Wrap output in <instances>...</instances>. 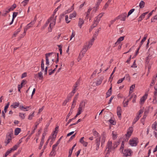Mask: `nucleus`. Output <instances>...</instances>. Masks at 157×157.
Masks as SVG:
<instances>
[{
	"label": "nucleus",
	"mask_w": 157,
	"mask_h": 157,
	"mask_svg": "<svg viewBox=\"0 0 157 157\" xmlns=\"http://www.w3.org/2000/svg\"><path fill=\"white\" fill-rule=\"evenodd\" d=\"M20 117L22 119H24L25 118V113H20L19 114Z\"/></svg>",
	"instance_id": "f704fd0d"
},
{
	"label": "nucleus",
	"mask_w": 157,
	"mask_h": 157,
	"mask_svg": "<svg viewBox=\"0 0 157 157\" xmlns=\"http://www.w3.org/2000/svg\"><path fill=\"white\" fill-rule=\"evenodd\" d=\"M18 147H19V146L17 145H15L10 150V151L12 152L13 151H15L17 149Z\"/></svg>",
	"instance_id": "473e14b6"
},
{
	"label": "nucleus",
	"mask_w": 157,
	"mask_h": 157,
	"mask_svg": "<svg viewBox=\"0 0 157 157\" xmlns=\"http://www.w3.org/2000/svg\"><path fill=\"white\" fill-rule=\"evenodd\" d=\"M90 48V45H86L83 47L82 51L81 52V54H82V56H83L84 54L86 52L87 50L89 48Z\"/></svg>",
	"instance_id": "6e6552de"
},
{
	"label": "nucleus",
	"mask_w": 157,
	"mask_h": 157,
	"mask_svg": "<svg viewBox=\"0 0 157 157\" xmlns=\"http://www.w3.org/2000/svg\"><path fill=\"white\" fill-rule=\"evenodd\" d=\"M21 27V26L20 28L17 29L16 32H15L13 34V37H15L18 33L20 31V28Z\"/></svg>",
	"instance_id": "c756f323"
},
{
	"label": "nucleus",
	"mask_w": 157,
	"mask_h": 157,
	"mask_svg": "<svg viewBox=\"0 0 157 157\" xmlns=\"http://www.w3.org/2000/svg\"><path fill=\"white\" fill-rule=\"evenodd\" d=\"M19 102H15L12 105H11V106L12 107L14 108H16L19 106Z\"/></svg>",
	"instance_id": "4be33fe9"
},
{
	"label": "nucleus",
	"mask_w": 157,
	"mask_h": 157,
	"mask_svg": "<svg viewBox=\"0 0 157 157\" xmlns=\"http://www.w3.org/2000/svg\"><path fill=\"white\" fill-rule=\"evenodd\" d=\"M148 13V12H146L141 14V16H140L139 18V20L138 21H141V20L144 17L145 15Z\"/></svg>",
	"instance_id": "4468645a"
},
{
	"label": "nucleus",
	"mask_w": 157,
	"mask_h": 157,
	"mask_svg": "<svg viewBox=\"0 0 157 157\" xmlns=\"http://www.w3.org/2000/svg\"><path fill=\"white\" fill-rule=\"evenodd\" d=\"M112 136H113V140H115V139H116L117 138V135L114 134L113 132H112Z\"/></svg>",
	"instance_id": "4d7b16f0"
},
{
	"label": "nucleus",
	"mask_w": 157,
	"mask_h": 157,
	"mask_svg": "<svg viewBox=\"0 0 157 157\" xmlns=\"http://www.w3.org/2000/svg\"><path fill=\"white\" fill-rule=\"evenodd\" d=\"M135 84H133L131 86H130V90H133L134 88H135Z\"/></svg>",
	"instance_id": "69168bd1"
},
{
	"label": "nucleus",
	"mask_w": 157,
	"mask_h": 157,
	"mask_svg": "<svg viewBox=\"0 0 157 157\" xmlns=\"http://www.w3.org/2000/svg\"><path fill=\"white\" fill-rule=\"evenodd\" d=\"M84 23V21L81 18H79V21L78 23V25L79 27L80 28H81L82 25Z\"/></svg>",
	"instance_id": "a211bd4d"
},
{
	"label": "nucleus",
	"mask_w": 157,
	"mask_h": 157,
	"mask_svg": "<svg viewBox=\"0 0 157 157\" xmlns=\"http://www.w3.org/2000/svg\"><path fill=\"white\" fill-rule=\"evenodd\" d=\"M17 7V5L16 4H14L13 6L11 7H10V8H11V9H12V10H11V11H13V10L15 8Z\"/></svg>",
	"instance_id": "13d9d810"
},
{
	"label": "nucleus",
	"mask_w": 157,
	"mask_h": 157,
	"mask_svg": "<svg viewBox=\"0 0 157 157\" xmlns=\"http://www.w3.org/2000/svg\"><path fill=\"white\" fill-rule=\"evenodd\" d=\"M46 58V64L47 66H49V61L48 58L46 56L45 57Z\"/></svg>",
	"instance_id": "6e6d98bb"
},
{
	"label": "nucleus",
	"mask_w": 157,
	"mask_h": 157,
	"mask_svg": "<svg viewBox=\"0 0 157 157\" xmlns=\"http://www.w3.org/2000/svg\"><path fill=\"white\" fill-rule=\"evenodd\" d=\"M102 0H98V1L96 5V6L94 7V8L95 9V12H96L97 10L98 9L99 6Z\"/></svg>",
	"instance_id": "f3484780"
},
{
	"label": "nucleus",
	"mask_w": 157,
	"mask_h": 157,
	"mask_svg": "<svg viewBox=\"0 0 157 157\" xmlns=\"http://www.w3.org/2000/svg\"><path fill=\"white\" fill-rule=\"evenodd\" d=\"M105 132H103V134H102V137L101 139V146H102L103 144H104L105 140Z\"/></svg>",
	"instance_id": "2eb2a0df"
},
{
	"label": "nucleus",
	"mask_w": 157,
	"mask_h": 157,
	"mask_svg": "<svg viewBox=\"0 0 157 157\" xmlns=\"http://www.w3.org/2000/svg\"><path fill=\"white\" fill-rule=\"evenodd\" d=\"M101 140V136L97 138L95 140V143L96 145H100Z\"/></svg>",
	"instance_id": "393cba45"
},
{
	"label": "nucleus",
	"mask_w": 157,
	"mask_h": 157,
	"mask_svg": "<svg viewBox=\"0 0 157 157\" xmlns=\"http://www.w3.org/2000/svg\"><path fill=\"white\" fill-rule=\"evenodd\" d=\"M19 13L20 14L19 16L21 17H23L24 16V13L22 11V10L21 9H19Z\"/></svg>",
	"instance_id": "2f4dec72"
},
{
	"label": "nucleus",
	"mask_w": 157,
	"mask_h": 157,
	"mask_svg": "<svg viewBox=\"0 0 157 157\" xmlns=\"http://www.w3.org/2000/svg\"><path fill=\"white\" fill-rule=\"evenodd\" d=\"M155 20H157V15L154 16V17L151 19V22H154L155 21Z\"/></svg>",
	"instance_id": "864d4df0"
},
{
	"label": "nucleus",
	"mask_w": 157,
	"mask_h": 157,
	"mask_svg": "<svg viewBox=\"0 0 157 157\" xmlns=\"http://www.w3.org/2000/svg\"><path fill=\"white\" fill-rule=\"evenodd\" d=\"M124 36H121L117 40V42H121V41L123 40L124 39Z\"/></svg>",
	"instance_id": "de8ad7c7"
},
{
	"label": "nucleus",
	"mask_w": 157,
	"mask_h": 157,
	"mask_svg": "<svg viewBox=\"0 0 157 157\" xmlns=\"http://www.w3.org/2000/svg\"><path fill=\"white\" fill-rule=\"evenodd\" d=\"M27 73L26 72H24L23 73L21 76V78H22L24 77H26L27 76Z\"/></svg>",
	"instance_id": "680f3d73"
},
{
	"label": "nucleus",
	"mask_w": 157,
	"mask_h": 157,
	"mask_svg": "<svg viewBox=\"0 0 157 157\" xmlns=\"http://www.w3.org/2000/svg\"><path fill=\"white\" fill-rule=\"evenodd\" d=\"M148 94H146L143 97H142L140 99V101L142 103H143L146 99H147Z\"/></svg>",
	"instance_id": "9b49d317"
},
{
	"label": "nucleus",
	"mask_w": 157,
	"mask_h": 157,
	"mask_svg": "<svg viewBox=\"0 0 157 157\" xmlns=\"http://www.w3.org/2000/svg\"><path fill=\"white\" fill-rule=\"evenodd\" d=\"M28 2L26 0L23 1L21 3L23 4L24 6H25L28 3Z\"/></svg>",
	"instance_id": "603ef678"
},
{
	"label": "nucleus",
	"mask_w": 157,
	"mask_h": 157,
	"mask_svg": "<svg viewBox=\"0 0 157 157\" xmlns=\"http://www.w3.org/2000/svg\"><path fill=\"white\" fill-rule=\"evenodd\" d=\"M72 10V8L69 9L67 10H66L65 12L64 13L65 14H66L68 13H69Z\"/></svg>",
	"instance_id": "bf43d9fd"
},
{
	"label": "nucleus",
	"mask_w": 157,
	"mask_h": 157,
	"mask_svg": "<svg viewBox=\"0 0 157 157\" xmlns=\"http://www.w3.org/2000/svg\"><path fill=\"white\" fill-rule=\"evenodd\" d=\"M18 14V12H14L13 13L12 19H14L17 16Z\"/></svg>",
	"instance_id": "09e8293b"
},
{
	"label": "nucleus",
	"mask_w": 157,
	"mask_h": 157,
	"mask_svg": "<svg viewBox=\"0 0 157 157\" xmlns=\"http://www.w3.org/2000/svg\"><path fill=\"white\" fill-rule=\"evenodd\" d=\"M109 4L108 3V2L105 3L104 6L103 7V9L105 10L108 7Z\"/></svg>",
	"instance_id": "774afa93"
},
{
	"label": "nucleus",
	"mask_w": 157,
	"mask_h": 157,
	"mask_svg": "<svg viewBox=\"0 0 157 157\" xmlns=\"http://www.w3.org/2000/svg\"><path fill=\"white\" fill-rule=\"evenodd\" d=\"M55 148H54V149L53 150V148H52V151L50 152V155L52 156L54 155L55 156Z\"/></svg>",
	"instance_id": "58836bf2"
},
{
	"label": "nucleus",
	"mask_w": 157,
	"mask_h": 157,
	"mask_svg": "<svg viewBox=\"0 0 157 157\" xmlns=\"http://www.w3.org/2000/svg\"><path fill=\"white\" fill-rule=\"evenodd\" d=\"M119 142H115V144L114 145V149L115 148H116L117 146L119 145Z\"/></svg>",
	"instance_id": "052dcab7"
},
{
	"label": "nucleus",
	"mask_w": 157,
	"mask_h": 157,
	"mask_svg": "<svg viewBox=\"0 0 157 157\" xmlns=\"http://www.w3.org/2000/svg\"><path fill=\"white\" fill-rule=\"evenodd\" d=\"M117 114L118 117L121 118V109L120 106H118L117 108Z\"/></svg>",
	"instance_id": "f8f14e48"
},
{
	"label": "nucleus",
	"mask_w": 157,
	"mask_h": 157,
	"mask_svg": "<svg viewBox=\"0 0 157 157\" xmlns=\"http://www.w3.org/2000/svg\"><path fill=\"white\" fill-rule=\"evenodd\" d=\"M56 134L55 136H54V134H53L51 136H50V137L49 139H50V138H51V140H52V141H54L55 140V139L56 138Z\"/></svg>",
	"instance_id": "ea45409f"
},
{
	"label": "nucleus",
	"mask_w": 157,
	"mask_h": 157,
	"mask_svg": "<svg viewBox=\"0 0 157 157\" xmlns=\"http://www.w3.org/2000/svg\"><path fill=\"white\" fill-rule=\"evenodd\" d=\"M124 77H125V78L126 80H128L129 82L130 81V78L128 74H126Z\"/></svg>",
	"instance_id": "c9c22d12"
},
{
	"label": "nucleus",
	"mask_w": 157,
	"mask_h": 157,
	"mask_svg": "<svg viewBox=\"0 0 157 157\" xmlns=\"http://www.w3.org/2000/svg\"><path fill=\"white\" fill-rule=\"evenodd\" d=\"M112 142L110 141H109L108 142L106 146V149H108L107 154L109 153V152L111 151V150L113 148L112 146Z\"/></svg>",
	"instance_id": "0eeeda50"
},
{
	"label": "nucleus",
	"mask_w": 157,
	"mask_h": 157,
	"mask_svg": "<svg viewBox=\"0 0 157 157\" xmlns=\"http://www.w3.org/2000/svg\"><path fill=\"white\" fill-rule=\"evenodd\" d=\"M54 14H52V16L50 17L49 19L46 22L45 24H47V25H48L49 23L50 22L52 21L51 22L49 25V27L48 28V31L49 32H51L52 30V28L55 25L56 23V16L55 18H54Z\"/></svg>",
	"instance_id": "f257e3e1"
},
{
	"label": "nucleus",
	"mask_w": 157,
	"mask_h": 157,
	"mask_svg": "<svg viewBox=\"0 0 157 157\" xmlns=\"http://www.w3.org/2000/svg\"><path fill=\"white\" fill-rule=\"evenodd\" d=\"M141 117V116H137L134 119L132 123L133 124H135L139 120L140 118Z\"/></svg>",
	"instance_id": "a878e982"
},
{
	"label": "nucleus",
	"mask_w": 157,
	"mask_h": 157,
	"mask_svg": "<svg viewBox=\"0 0 157 157\" xmlns=\"http://www.w3.org/2000/svg\"><path fill=\"white\" fill-rule=\"evenodd\" d=\"M76 134V133H75V134H74V135H72L71 137L70 138V139H69V141H71L72 140H73L74 139V138L75 137Z\"/></svg>",
	"instance_id": "338daca9"
},
{
	"label": "nucleus",
	"mask_w": 157,
	"mask_h": 157,
	"mask_svg": "<svg viewBox=\"0 0 157 157\" xmlns=\"http://www.w3.org/2000/svg\"><path fill=\"white\" fill-rule=\"evenodd\" d=\"M12 9L11 8H8L6 9L5 10H3L2 11L3 13L2 14V16L4 17L6 16L7 14Z\"/></svg>",
	"instance_id": "9d476101"
},
{
	"label": "nucleus",
	"mask_w": 157,
	"mask_h": 157,
	"mask_svg": "<svg viewBox=\"0 0 157 157\" xmlns=\"http://www.w3.org/2000/svg\"><path fill=\"white\" fill-rule=\"evenodd\" d=\"M125 79V77L122 78L120 79H119L117 82V84H119L121 83Z\"/></svg>",
	"instance_id": "a18cd8bd"
},
{
	"label": "nucleus",
	"mask_w": 157,
	"mask_h": 157,
	"mask_svg": "<svg viewBox=\"0 0 157 157\" xmlns=\"http://www.w3.org/2000/svg\"><path fill=\"white\" fill-rule=\"evenodd\" d=\"M93 134L96 137L98 136L99 133L94 129L92 131Z\"/></svg>",
	"instance_id": "7c9ffc66"
},
{
	"label": "nucleus",
	"mask_w": 157,
	"mask_h": 157,
	"mask_svg": "<svg viewBox=\"0 0 157 157\" xmlns=\"http://www.w3.org/2000/svg\"><path fill=\"white\" fill-rule=\"evenodd\" d=\"M65 21L67 23H69L70 21H68V15H66L65 16Z\"/></svg>",
	"instance_id": "0e129e2a"
},
{
	"label": "nucleus",
	"mask_w": 157,
	"mask_h": 157,
	"mask_svg": "<svg viewBox=\"0 0 157 157\" xmlns=\"http://www.w3.org/2000/svg\"><path fill=\"white\" fill-rule=\"evenodd\" d=\"M35 21L36 20H34L33 21L31 22L29 24H28L26 26V29H28L30 27H31L32 26V25L34 24Z\"/></svg>",
	"instance_id": "6ab92c4d"
},
{
	"label": "nucleus",
	"mask_w": 157,
	"mask_h": 157,
	"mask_svg": "<svg viewBox=\"0 0 157 157\" xmlns=\"http://www.w3.org/2000/svg\"><path fill=\"white\" fill-rule=\"evenodd\" d=\"M101 16L98 17H95L94 21V23L91 26V29H92L94 27H96L98 25L99 21L100 20Z\"/></svg>",
	"instance_id": "20e7f679"
},
{
	"label": "nucleus",
	"mask_w": 157,
	"mask_h": 157,
	"mask_svg": "<svg viewBox=\"0 0 157 157\" xmlns=\"http://www.w3.org/2000/svg\"><path fill=\"white\" fill-rule=\"evenodd\" d=\"M30 106H27L26 107H24L22 105H20L19 106V108L21 110H22L23 109H27V108H30Z\"/></svg>",
	"instance_id": "a19ab883"
},
{
	"label": "nucleus",
	"mask_w": 157,
	"mask_h": 157,
	"mask_svg": "<svg viewBox=\"0 0 157 157\" xmlns=\"http://www.w3.org/2000/svg\"><path fill=\"white\" fill-rule=\"evenodd\" d=\"M77 117H75H75L72 119H70L68 122L66 124V126L67 125L70 123V122L72 121V120H75Z\"/></svg>",
	"instance_id": "79ce46f5"
},
{
	"label": "nucleus",
	"mask_w": 157,
	"mask_h": 157,
	"mask_svg": "<svg viewBox=\"0 0 157 157\" xmlns=\"http://www.w3.org/2000/svg\"><path fill=\"white\" fill-rule=\"evenodd\" d=\"M137 138H134L132 139H131L129 141L130 145L132 146H135L137 145L138 142H137Z\"/></svg>",
	"instance_id": "423d86ee"
},
{
	"label": "nucleus",
	"mask_w": 157,
	"mask_h": 157,
	"mask_svg": "<svg viewBox=\"0 0 157 157\" xmlns=\"http://www.w3.org/2000/svg\"><path fill=\"white\" fill-rule=\"evenodd\" d=\"M152 128L156 131H157V122H155L152 125Z\"/></svg>",
	"instance_id": "b1692460"
},
{
	"label": "nucleus",
	"mask_w": 157,
	"mask_h": 157,
	"mask_svg": "<svg viewBox=\"0 0 157 157\" xmlns=\"http://www.w3.org/2000/svg\"><path fill=\"white\" fill-rule=\"evenodd\" d=\"M91 10H92V9H91L90 8L88 9L87 12L86 13V18H87V19L88 18V17H87L88 16L89 14L90 13V12Z\"/></svg>",
	"instance_id": "c03bdc74"
},
{
	"label": "nucleus",
	"mask_w": 157,
	"mask_h": 157,
	"mask_svg": "<svg viewBox=\"0 0 157 157\" xmlns=\"http://www.w3.org/2000/svg\"><path fill=\"white\" fill-rule=\"evenodd\" d=\"M149 55L146 58V59L145 60V63L146 65H148V64L149 63V62L150 59H149Z\"/></svg>",
	"instance_id": "e433bc0d"
},
{
	"label": "nucleus",
	"mask_w": 157,
	"mask_h": 157,
	"mask_svg": "<svg viewBox=\"0 0 157 157\" xmlns=\"http://www.w3.org/2000/svg\"><path fill=\"white\" fill-rule=\"evenodd\" d=\"M73 110L71 111V110L69 113L67 114L66 117V118L65 120V121H67L69 117L71 115L72 113V112Z\"/></svg>",
	"instance_id": "c85d7f7f"
},
{
	"label": "nucleus",
	"mask_w": 157,
	"mask_h": 157,
	"mask_svg": "<svg viewBox=\"0 0 157 157\" xmlns=\"http://www.w3.org/2000/svg\"><path fill=\"white\" fill-rule=\"evenodd\" d=\"M135 11L134 9H131L128 12L127 17L129 16L130 15H131L134 11Z\"/></svg>",
	"instance_id": "37998d69"
},
{
	"label": "nucleus",
	"mask_w": 157,
	"mask_h": 157,
	"mask_svg": "<svg viewBox=\"0 0 157 157\" xmlns=\"http://www.w3.org/2000/svg\"><path fill=\"white\" fill-rule=\"evenodd\" d=\"M76 12H74L73 13L71 14L70 15L69 17L70 19H71L73 17H75L76 15Z\"/></svg>",
	"instance_id": "bb28decb"
},
{
	"label": "nucleus",
	"mask_w": 157,
	"mask_h": 157,
	"mask_svg": "<svg viewBox=\"0 0 157 157\" xmlns=\"http://www.w3.org/2000/svg\"><path fill=\"white\" fill-rule=\"evenodd\" d=\"M136 61L135 60L133 63V64L131 66V67H136L137 66L136 64Z\"/></svg>",
	"instance_id": "e2e57ef3"
},
{
	"label": "nucleus",
	"mask_w": 157,
	"mask_h": 157,
	"mask_svg": "<svg viewBox=\"0 0 157 157\" xmlns=\"http://www.w3.org/2000/svg\"><path fill=\"white\" fill-rule=\"evenodd\" d=\"M153 102L154 104H156L157 102V95H154Z\"/></svg>",
	"instance_id": "72a5a7b5"
},
{
	"label": "nucleus",
	"mask_w": 157,
	"mask_h": 157,
	"mask_svg": "<svg viewBox=\"0 0 157 157\" xmlns=\"http://www.w3.org/2000/svg\"><path fill=\"white\" fill-rule=\"evenodd\" d=\"M21 131V129L19 128H16L14 131V134L15 135H18Z\"/></svg>",
	"instance_id": "412c9836"
},
{
	"label": "nucleus",
	"mask_w": 157,
	"mask_h": 157,
	"mask_svg": "<svg viewBox=\"0 0 157 157\" xmlns=\"http://www.w3.org/2000/svg\"><path fill=\"white\" fill-rule=\"evenodd\" d=\"M109 122L110 123L113 125H115L116 124V122L114 121H113L112 119H110L109 120Z\"/></svg>",
	"instance_id": "8fccbe9b"
},
{
	"label": "nucleus",
	"mask_w": 157,
	"mask_h": 157,
	"mask_svg": "<svg viewBox=\"0 0 157 157\" xmlns=\"http://www.w3.org/2000/svg\"><path fill=\"white\" fill-rule=\"evenodd\" d=\"M38 77L39 78V79H41L42 78H43V76L42 75V73L41 72H39L38 73Z\"/></svg>",
	"instance_id": "3c124183"
},
{
	"label": "nucleus",
	"mask_w": 157,
	"mask_h": 157,
	"mask_svg": "<svg viewBox=\"0 0 157 157\" xmlns=\"http://www.w3.org/2000/svg\"><path fill=\"white\" fill-rule=\"evenodd\" d=\"M147 37V36L145 35L144 36V37L143 38L141 41L140 42L139 47L140 48L142 45L143 44V43L145 41Z\"/></svg>",
	"instance_id": "5701e85b"
},
{
	"label": "nucleus",
	"mask_w": 157,
	"mask_h": 157,
	"mask_svg": "<svg viewBox=\"0 0 157 157\" xmlns=\"http://www.w3.org/2000/svg\"><path fill=\"white\" fill-rule=\"evenodd\" d=\"M62 137H63V136H62L57 141L56 143L55 144L53 145L52 147H53V150L54 149V148H55L56 147L58 146V145L59 144V143L60 141V140Z\"/></svg>",
	"instance_id": "aec40b11"
},
{
	"label": "nucleus",
	"mask_w": 157,
	"mask_h": 157,
	"mask_svg": "<svg viewBox=\"0 0 157 157\" xmlns=\"http://www.w3.org/2000/svg\"><path fill=\"white\" fill-rule=\"evenodd\" d=\"M49 140L50 139H48L46 142L45 144L44 145L43 147V149L42 150V151L40 153V155H42L43 153L44 152V149L46 148L47 146L48 145V143Z\"/></svg>",
	"instance_id": "dca6fc26"
},
{
	"label": "nucleus",
	"mask_w": 157,
	"mask_h": 157,
	"mask_svg": "<svg viewBox=\"0 0 157 157\" xmlns=\"http://www.w3.org/2000/svg\"><path fill=\"white\" fill-rule=\"evenodd\" d=\"M132 152L130 149H125L124 150V154L126 157L128 156H131Z\"/></svg>",
	"instance_id": "1a4fd4ad"
},
{
	"label": "nucleus",
	"mask_w": 157,
	"mask_h": 157,
	"mask_svg": "<svg viewBox=\"0 0 157 157\" xmlns=\"http://www.w3.org/2000/svg\"><path fill=\"white\" fill-rule=\"evenodd\" d=\"M144 5L145 2L143 1H141L140 2L139 5L140 8H143L144 7Z\"/></svg>",
	"instance_id": "cd10ccee"
},
{
	"label": "nucleus",
	"mask_w": 157,
	"mask_h": 157,
	"mask_svg": "<svg viewBox=\"0 0 157 157\" xmlns=\"http://www.w3.org/2000/svg\"><path fill=\"white\" fill-rule=\"evenodd\" d=\"M129 101V100H127V101L125 102H124V101L123 102V107H126L127 106L128 102Z\"/></svg>",
	"instance_id": "49530a36"
},
{
	"label": "nucleus",
	"mask_w": 157,
	"mask_h": 157,
	"mask_svg": "<svg viewBox=\"0 0 157 157\" xmlns=\"http://www.w3.org/2000/svg\"><path fill=\"white\" fill-rule=\"evenodd\" d=\"M53 54H54L55 55V56H56V53L53 52H51L46 54H45V57L47 56L48 58L49 56H50L51 55Z\"/></svg>",
	"instance_id": "4c0bfd02"
},
{
	"label": "nucleus",
	"mask_w": 157,
	"mask_h": 157,
	"mask_svg": "<svg viewBox=\"0 0 157 157\" xmlns=\"http://www.w3.org/2000/svg\"><path fill=\"white\" fill-rule=\"evenodd\" d=\"M132 132H133L132 128V127H130L129 128V129H128V130L127 132V134H125V135L126 136V137H127L126 140H125L124 141V140H123L122 142L121 146V147L119 149V150L120 151L121 150L122 151H123V149L124 147V141H128L129 137L130 136L131 134H132Z\"/></svg>",
	"instance_id": "f03ea898"
},
{
	"label": "nucleus",
	"mask_w": 157,
	"mask_h": 157,
	"mask_svg": "<svg viewBox=\"0 0 157 157\" xmlns=\"http://www.w3.org/2000/svg\"><path fill=\"white\" fill-rule=\"evenodd\" d=\"M127 13H124L116 17V19H120L121 21H125L127 17Z\"/></svg>",
	"instance_id": "39448f33"
},
{
	"label": "nucleus",
	"mask_w": 157,
	"mask_h": 157,
	"mask_svg": "<svg viewBox=\"0 0 157 157\" xmlns=\"http://www.w3.org/2000/svg\"><path fill=\"white\" fill-rule=\"evenodd\" d=\"M11 152V151H10V150H8L6 152V153L4 157H6Z\"/></svg>",
	"instance_id": "5fc2aeb1"
},
{
	"label": "nucleus",
	"mask_w": 157,
	"mask_h": 157,
	"mask_svg": "<svg viewBox=\"0 0 157 157\" xmlns=\"http://www.w3.org/2000/svg\"><path fill=\"white\" fill-rule=\"evenodd\" d=\"M103 77L102 76L100 77V79L97 80L96 82H95V83L96 85L98 86L101 84L103 79Z\"/></svg>",
	"instance_id": "ddd939ff"
},
{
	"label": "nucleus",
	"mask_w": 157,
	"mask_h": 157,
	"mask_svg": "<svg viewBox=\"0 0 157 157\" xmlns=\"http://www.w3.org/2000/svg\"><path fill=\"white\" fill-rule=\"evenodd\" d=\"M86 103V102L84 101L83 100H82L81 103H80L79 107L78 108L77 113L75 116V117H77V116L80 114L83 111L85 107Z\"/></svg>",
	"instance_id": "7ed1b4c3"
}]
</instances>
